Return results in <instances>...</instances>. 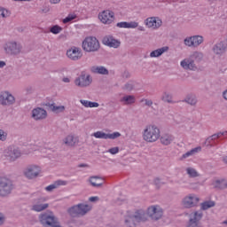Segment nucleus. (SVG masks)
Returning <instances> with one entry per match:
<instances>
[{
	"instance_id": "8",
	"label": "nucleus",
	"mask_w": 227,
	"mask_h": 227,
	"mask_svg": "<svg viewBox=\"0 0 227 227\" xmlns=\"http://www.w3.org/2000/svg\"><path fill=\"white\" fill-rule=\"evenodd\" d=\"M201 219H203V213L200 211H195L189 215V220L186 223V227H203L201 223Z\"/></svg>"
},
{
	"instance_id": "36",
	"label": "nucleus",
	"mask_w": 227,
	"mask_h": 227,
	"mask_svg": "<svg viewBox=\"0 0 227 227\" xmlns=\"http://www.w3.org/2000/svg\"><path fill=\"white\" fill-rule=\"evenodd\" d=\"M161 99L163 102H167L168 104H175V101H173V94L169 92H164Z\"/></svg>"
},
{
	"instance_id": "28",
	"label": "nucleus",
	"mask_w": 227,
	"mask_h": 227,
	"mask_svg": "<svg viewBox=\"0 0 227 227\" xmlns=\"http://www.w3.org/2000/svg\"><path fill=\"white\" fill-rule=\"evenodd\" d=\"M160 139L161 145L168 146V145H171V143H173V141L175 140V137L172 135L164 134L160 137Z\"/></svg>"
},
{
	"instance_id": "14",
	"label": "nucleus",
	"mask_w": 227,
	"mask_h": 227,
	"mask_svg": "<svg viewBox=\"0 0 227 227\" xmlns=\"http://www.w3.org/2000/svg\"><path fill=\"white\" fill-rule=\"evenodd\" d=\"M98 19L103 24H112L114 21V12L106 10L98 14Z\"/></svg>"
},
{
	"instance_id": "52",
	"label": "nucleus",
	"mask_w": 227,
	"mask_h": 227,
	"mask_svg": "<svg viewBox=\"0 0 227 227\" xmlns=\"http://www.w3.org/2000/svg\"><path fill=\"white\" fill-rule=\"evenodd\" d=\"M141 102H145L147 107H152V106H153V101H152V99H142Z\"/></svg>"
},
{
	"instance_id": "48",
	"label": "nucleus",
	"mask_w": 227,
	"mask_h": 227,
	"mask_svg": "<svg viewBox=\"0 0 227 227\" xmlns=\"http://www.w3.org/2000/svg\"><path fill=\"white\" fill-rule=\"evenodd\" d=\"M139 23L136 21H130L128 22V29H136V27H138Z\"/></svg>"
},
{
	"instance_id": "49",
	"label": "nucleus",
	"mask_w": 227,
	"mask_h": 227,
	"mask_svg": "<svg viewBox=\"0 0 227 227\" xmlns=\"http://www.w3.org/2000/svg\"><path fill=\"white\" fill-rule=\"evenodd\" d=\"M25 91H26L27 95H31L32 93L35 92V88H33V86H27L25 88Z\"/></svg>"
},
{
	"instance_id": "25",
	"label": "nucleus",
	"mask_w": 227,
	"mask_h": 227,
	"mask_svg": "<svg viewBox=\"0 0 227 227\" xmlns=\"http://www.w3.org/2000/svg\"><path fill=\"white\" fill-rule=\"evenodd\" d=\"M168 51H169V47L168 46L154 50L150 53V58H160V56H162L163 53L168 52Z\"/></svg>"
},
{
	"instance_id": "11",
	"label": "nucleus",
	"mask_w": 227,
	"mask_h": 227,
	"mask_svg": "<svg viewBox=\"0 0 227 227\" xmlns=\"http://www.w3.org/2000/svg\"><path fill=\"white\" fill-rule=\"evenodd\" d=\"M164 214V210L160 206H151L147 208V215L151 217L153 221H159V219L162 218Z\"/></svg>"
},
{
	"instance_id": "29",
	"label": "nucleus",
	"mask_w": 227,
	"mask_h": 227,
	"mask_svg": "<svg viewBox=\"0 0 227 227\" xmlns=\"http://www.w3.org/2000/svg\"><path fill=\"white\" fill-rule=\"evenodd\" d=\"M67 181L58 180L55 182V184H52L47 186L45 188V191H47L48 192H52L54 189H58V187L61 185H67Z\"/></svg>"
},
{
	"instance_id": "54",
	"label": "nucleus",
	"mask_w": 227,
	"mask_h": 227,
	"mask_svg": "<svg viewBox=\"0 0 227 227\" xmlns=\"http://www.w3.org/2000/svg\"><path fill=\"white\" fill-rule=\"evenodd\" d=\"M4 221H6V217H4V215H3V213H0V226H3L4 224Z\"/></svg>"
},
{
	"instance_id": "41",
	"label": "nucleus",
	"mask_w": 227,
	"mask_h": 227,
	"mask_svg": "<svg viewBox=\"0 0 227 227\" xmlns=\"http://www.w3.org/2000/svg\"><path fill=\"white\" fill-rule=\"evenodd\" d=\"M186 173L189 175L190 178H197V176H200L198 171H196L193 168H187Z\"/></svg>"
},
{
	"instance_id": "42",
	"label": "nucleus",
	"mask_w": 227,
	"mask_h": 227,
	"mask_svg": "<svg viewBox=\"0 0 227 227\" xmlns=\"http://www.w3.org/2000/svg\"><path fill=\"white\" fill-rule=\"evenodd\" d=\"M63 31V28L58 25H54L50 28V32L53 35H59Z\"/></svg>"
},
{
	"instance_id": "31",
	"label": "nucleus",
	"mask_w": 227,
	"mask_h": 227,
	"mask_svg": "<svg viewBox=\"0 0 227 227\" xmlns=\"http://www.w3.org/2000/svg\"><path fill=\"white\" fill-rule=\"evenodd\" d=\"M45 106L50 111H52V113H63V111H65V107L63 106H57L54 103H46Z\"/></svg>"
},
{
	"instance_id": "12",
	"label": "nucleus",
	"mask_w": 227,
	"mask_h": 227,
	"mask_svg": "<svg viewBox=\"0 0 227 227\" xmlns=\"http://www.w3.org/2000/svg\"><path fill=\"white\" fill-rule=\"evenodd\" d=\"M40 173H42V168L36 165H29L24 170V175L29 180H33V178H36Z\"/></svg>"
},
{
	"instance_id": "55",
	"label": "nucleus",
	"mask_w": 227,
	"mask_h": 227,
	"mask_svg": "<svg viewBox=\"0 0 227 227\" xmlns=\"http://www.w3.org/2000/svg\"><path fill=\"white\" fill-rule=\"evenodd\" d=\"M121 75L123 79H130V73L129 71H124Z\"/></svg>"
},
{
	"instance_id": "26",
	"label": "nucleus",
	"mask_w": 227,
	"mask_h": 227,
	"mask_svg": "<svg viewBox=\"0 0 227 227\" xmlns=\"http://www.w3.org/2000/svg\"><path fill=\"white\" fill-rule=\"evenodd\" d=\"M90 71L92 72V74H100L101 75H109V70H107V68L102 66L100 67L94 66L90 68Z\"/></svg>"
},
{
	"instance_id": "15",
	"label": "nucleus",
	"mask_w": 227,
	"mask_h": 227,
	"mask_svg": "<svg viewBox=\"0 0 227 227\" xmlns=\"http://www.w3.org/2000/svg\"><path fill=\"white\" fill-rule=\"evenodd\" d=\"M67 56L71 61H79L82 58V51L78 47H72L67 50Z\"/></svg>"
},
{
	"instance_id": "20",
	"label": "nucleus",
	"mask_w": 227,
	"mask_h": 227,
	"mask_svg": "<svg viewBox=\"0 0 227 227\" xmlns=\"http://www.w3.org/2000/svg\"><path fill=\"white\" fill-rule=\"evenodd\" d=\"M135 221L137 223H146L148 221V211H145V209H137L133 214Z\"/></svg>"
},
{
	"instance_id": "1",
	"label": "nucleus",
	"mask_w": 227,
	"mask_h": 227,
	"mask_svg": "<svg viewBox=\"0 0 227 227\" xmlns=\"http://www.w3.org/2000/svg\"><path fill=\"white\" fill-rule=\"evenodd\" d=\"M203 59V53L194 51L188 58L181 61V67L184 70H195L196 63H200Z\"/></svg>"
},
{
	"instance_id": "62",
	"label": "nucleus",
	"mask_w": 227,
	"mask_h": 227,
	"mask_svg": "<svg viewBox=\"0 0 227 227\" xmlns=\"http://www.w3.org/2000/svg\"><path fill=\"white\" fill-rule=\"evenodd\" d=\"M138 31H145V27H138Z\"/></svg>"
},
{
	"instance_id": "33",
	"label": "nucleus",
	"mask_w": 227,
	"mask_h": 227,
	"mask_svg": "<svg viewBox=\"0 0 227 227\" xmlns=\"http://www.w3.org/2000/svg\"><path fill=\"white\" fill-rule=\"evenodd\" d=\"M121 102L124 104V106H130L136 102V97L132 95H127L121 98Z\"/></svg>"
},
{
	"instance_id": "3",
	"label": "nucleus",
	"mask_w": 227,
	"mask_h": 227,
	"mask_svg": "<svg viewBox=\"0 0 227 227\" xmlns=\"http://www.w3.org/2000/svg\"><path fill=\"white\" fill-rule=\"evenodd\" d=\"M91 210V206L88 204H77L67 209V213L71 217H81L86 215L88 212Z\"/></svg>"
},
{
	"instance_id": "39",
	"label": "nucleus",
	"mask_w": 227,
	"mask_h": 227,
	"mask_svg": "<svg viewBox=\"0 0 227 227\" xmlns=\"http://www.w3.org/2000/svg\"><path fill=\"white\" fill-rule=\"evenodd\" d=\"M192 40L193 42V47H199L203 43V36L201 35H193L192 36Z\"/></svg>"
},
{
	"instance_id": "19",
	"label": "nucleus",
	"mask_w": 227,
	"mask_h": 227,
	"mask_svg": "<svg viewBox=\"0 0 227 227\" xmlns=\"http://www.w3.org/2000/svg\"><path fill=\"white\" fill-rule=\"evenodd\" d=\"M5 156L8 157L9 160L11 162H15L16 159H19L20 157V150L15 148V147H8L5 150Z\"/></svg>"
},
{
	"instance_id": "50",
	"label": "nucleus",
	"mask_w": 227,
	"mask_h": 227,
	"mask_svg": "<svg viewBox=\"0 0 227 227\" xmlns=\"http://www.w3.org/2000/svg\"><path fill=\"white\" fill-rule=\"evenodd\" d=\"M109 153H112V155H116V153H118V152H120V148L119 147H113L110 148L108 150Z\"/></svg>"
},
{
	"instance_id": "44",
	"label": "nucleus",
	"mask_w": 227,
	"mask_h": 227,
	"mask_svg": "<svg viewBox=\"0 0 227 227\" xmlns=\"http://www.w3.org/2000/svg\"><path fill=\"white\" fill-rule=\"evenodd\" d=\"M77 16L74 14H69L63 20V24H68V22H72V20H75Z\"/></svg>"
},
{
	"instance_id": "32",
	"label": "nucleus",
	"mask_w": 227,
	"mask_h": 227,
	"mask_svg": "<svg viewBox=\"0 0 227 227\" xmlns=\"http://www.w3.org/2000/svg\"><path fill=\"white\" fill-rule=\"evenodd\" d=\"M223 137H227V131L215 133L207 137L206 141L207 143H212V141H215V139H219L220 137H223Z\"/></svg>"
},
{
	"instance_id": "9",
	"label": "nucleus",
	"mask_w": 227,
	"mask_h": 227,
	"mask_svg": "<svg viewBox=\"0 0 227 227\" xmlns=\"http://www.w3.org/2000/svg\"><path fill=\"white\" fill-rule=\"evenodd\" d=\"M93 82V78L86 72H82L81 74L75 78L74 84L79 88H88Z\"/></svg>"
},
{
	"instance_id": "46",
	"label": "nucleus",
	"mask_w": 227,
	"mask_h": 227,
	"mask_svg": "<svg viewBox=\"0 0 227 227\" xmlns=\"http://www.w3.org/2000/svg\"><path fill=\"white\" fill-rule=\"evenodd\" d=\"M153 182H154V185H156L157 189H160V187L162 185H164V184H166L164 182H161L160 178H159V177L154 178Z\"/></svg>"
},
{
	"instance_id": "35",
	"label": "nucleus",
	"mask_w": 227,
	"mask_h": 227,
	"mask_svg": "<svg viewBox=\"0 0 227 227\" xmlns=\"http://www.w3.org/2000/svg\"><path fill=\"white\" fill-rule=\"evenodd\" d=\"M215 207V202L213 200H207L200 204L201 210H208V208H212Z\"/></svg>"
},
{
	"instance_id": "17",
	"label": "nucleus",
	"mask_w": 227,
	"mask_h": 227,
	"mask_svg": "<svg viewBox=\"0 0 227 227\" xmlns=\"http://www.w3.org/2000/svg\"><path fill=\"white\" fill-rule=\"evenodd\" d=\"M104 45H107V47H112L114 49H118L120 45H121V42L118 39H115L113 35H106L103 38Z\"/></svg>"
},
{
	"instance_id": "56",
	"label": "nucleus",
	"mask_w": 227,
	"mask_h": 227,
	"mask_svg": "<svg viewBox=\"0 0 227 227\" xmlns=\"http://www.w3.org/2000/svg\"><path fill=\"white\" fill-rule=\"evenodd\" d=\"M99 198L98 197H90L89 198V201H90L91 203H96V201H98Z\"/></svg>"
},
{
	"instance_id": "5",
	"label": "nucleus",
	"mask_w": 227,
	"mask_h": 227,
	"mask_svg": "<svg viewBox=\"0 0 227 227\" xmlns=\"http://www.w3.org/2000/svg\"><path fill=\"white\" fill-rule=\"evenodd\" d=\"M14 185L13 181L6 176H0V196L4 198V196H8L12 194V191H13Z\"/></svg>"
},
{
	"instance_id": "57",
	"label": "nucleus",
	"mask_w": 227,
	"mask_h": 227,
	"mask_svg": "<svg viewBox=\"0 0 227 227\" xmlns=\"http://www.w3.org/2000/svg\"><path fill=\"white\" fill-rule=\"evenodd\" d=\"M50 3L51 4H58L61 3V0H50Z\"/></svg>"
},
{
	"instance_id": "21",
	"label": "nucleus",
	"mask_w": 227,
	"mask_h": 227,
	"mask_svg": "<svg viewBox=\"0 0 227 227\" xmlns=\"http://www.w3.org/2000/svg\"><path fill=\"white\" fill-rule=\"evenodd\" d=\"M32 118L36 121L45 120L47 118V111L41 107L35 108L32 110Z\"/></svg>"
},
{
	"instance_id": "22",
	"label": "nucleus",
	"mask_w": 227,
	"mask_h": 227,
	"mask_svg": "<svg viewBox=\"0 0 227 227\" xmlns=\"http://www.w3.org/2000/svg\"><path fill=\"white\" fill-rule=\"evenodd\" d=\"M49 208V205L45 203V198L38 199L36 203L32 207V210L35 212H42Z\"/></svg>"
},
{
	"instance_id": "6",
	"label": "nucleus",
	"mask_w": 227,
	"mask_h": 227,
	"mask_svg": "<svg viewBox=\"0 0 227 227\" xmlns=\"http://www.w3.org/2000/svg\"><path fill=\"white\" fill-rule=\"evenodd\" d=\"M39 219L44 227H57L59 225V222L52 213H43L40 215Z\"/></svg>"
},
{
	"instance_id": "59",
	"label": "nucleus",
	"mask_w": 227,
	"mask_h": 227,
	"mask_svg": "<svg viewBox=\"0 0 227 227\" xmlns=\"http://www.w3.org/2000/svg\"><path fill=\"white\" fill-rule=\"evenodd\" d=\"M4 67H6V62L0 61V68H4Z\"/></svg>"
},
{
	"instance_id": "2",
	"label": "nucleus",
	"mask_w": 227,
	"mask_h": 227,
	"mask_svg": "<svg viewBox=\"0 0 227 227\" xmlns=\"http://www.w3.org/2000/svg\"><path fill=\"white\" fill-rule=\"evenodd\" d=\"M160 137V129L155 125H148L144 129L143 138L146 143H155Z\"/></svg>"
},
{
	"instance_id": "60",
	"label": "nucleus",
	"mask_w": 227,
	"mask_h": 227,
	"mask_svg": "<svg viewBox=\"0 0 227 227\" xmlns=\"http://www.w3.org/2000/svg\"><path fill=\"white\" fill-rule=\"evenodd\" d=\"M78 168H88V165L82 163V164H80V165L78 166Z\"/></svg>"
},
{
	"instance_id": "16",
	"label": "nucleus",
	"mask_w": 227,
	"mask_h": 227,
	"mask_svg": "<svg viewBox=\"0 0 227 227\" xmlns=\"http://www.w3.org/2000/svg\"><path fill=\"white\" fill-rule=\"evenodd\" d=\"M92 136L97 139H118V137H121V134L120 132L107 134L103 131H97L93 133Z\"/></svg>"
},
{
	"instance_id": "45",
	"label": "nucleus",
	"mask_w": 227,
	"mask_h": 227,
	"mask_svg": "<svg viewBox=\"0 0 227 227\" xmlns=\"http://www.w3.org/2000/svg\"><path fill=\"white\" fill-rule=\"evenodd\" d=\"M184 45H187V47H194V43L192 41V36L186 37L184 39Z\"/></svg>"
},
{
	"instance_id": "18",
	"label": "nucleus",
	"mask_w": 227,
	"mask_h": 227,
	"mask_svg": "<svg viewBox=\"0 0 227 227\" xmlns=\"http://www.w3.org/2000/svg\"><path fill=\"white\" fill-rule=\"evenodd\" d=\"M145 24L147 27H151L152 29H159V27L162 26V20L159 18L151 17L145 20Z\"/></svg>"
},
{
	"instance_id": "64",
	"label": "nucleus",
	"mask_w": 227,
	"mask_h": 227,
	"mask_svg": "<svg viewBox=\"0 0 227 227\" xmlns=\"http://www.w3.org/2000/svg\"><path fill=\"white\" fill-rule=\"evenodd\" d=\"M223 223H224V224H227V221H224Z\"/></svg>"
},
{
	"instance_id": "30",
	"label": "nucleus",
	"mask_w": 227,
	"mask_h": 227,
	"mask_svg": "<svg viewBox=\"0 0 227 227\" xmlns=\"http://www.w3.org/2000/svg\"><path fill=\"white\" fill-rule=\"evenodd\" d=\"M77 143H79V139L73 135H69L64 139V144H66L67 146H75Z\"/></svg>"
},
{
	"instance_id": "51",
	"label": "nucleus",
	"mask_w": 227,
	"mask_h": 227,
	"mask_svg": "<svg viewBox=\"0 0 227 227\" xmlns=\"http://www.w3.org/2000/svg\"><path fill=\"white\" fill-rule=\"evenodd\" d=\"M116 27L128 29V22L127 21L119 22L116 24Z\"/></svg>"
},
{
	"instance_id": "63",
	"label": "nucleus",
	"mask_w": 227,
	"mask_h": 227,
	"mask_svg": "<svg viewBox=\"0 0 227 227\" xmlns=\"http://www.w3.org/2000/svg\"><path fill=\"white\" fill-rule=\"evenodd\" d=\"M13 1H16V2H22V1H31V0H13Z\"/></svg>"
},
{
	"instance_id": "7",
	"label": "nucleus",
	"mask_w": 227,
	"mask_h": 227,
	"mask_svg": "<svg viewBox=\"0 0 227 227\" xmlns=\"http://www.w3.org/2000/svg\"><path fill=\"white\" fill-rule=\"evenodd\" d=\"M4 51L10 56H19L22 51V45L17 42H8L4 45Z\"/></svg>"
},
{
	"instance_id": "4",
	"label": "nucleus",
	"mask_w": 227,
	"mask_h": 227,
	"mask_svg": "<svg viewBox=\"0 0 227 227\" xmlns=\"http://www.w3.org/2000/svg\"><path fill=\"white\" fill-rule=\"evenodd\" d=\"M82 49L85 52H97L100 49V43L97 37H86L82 42Z\"/></svg>"
},
{
	"instance_id": "13",
	"label": "nucleus",
	"mask_w": 227,
	"mask_h": 227,
	"mask_svg": "<svg viewBox=\"0 0 227 227\" xmlns=\"http://www.w3.org/2000/svg\"><path fill=\"white\" fill-rule=\"evenodd\" d=\"M200 203V198L194 194H190L184 197L182 200V205L184 208H192Z\"/></svg>"
},
{
	"instance_id": "43",
	"label": "nucleus",
	"mask_w": 227,
	"mask_h": 227,
	"mask_svg": "<svg viewBox=\"0 0 227 227\" xmlns=\"http://www.w3.org/2000/svg\"><path fill=\"white\" fill-rule=\"evenodd\" d=\"M135 86H136V82L129 81L124 85L123 90H125L126 91H132Z\"/></svg>"
},
{
	"instance_id": "10",
	"label": "nucleus",
	"mask_w": 227,
	"mask_h": 227,
	"mask_svg": "<svg viewBox=\"0 0 227 227\" xmlns=\"http://www.w3.org/2000/svg\"><path fill=\"white\" fill-rule=\"evenodd\" d=\"M15 104V97L9 91L0 92V106L4 107H10Z\"/></svg>"
},
{
	"instance_id": "40",
	"label": "nucleus",
	"mask_w": 227,
	"mask_h": 227,
	"mask_svg": "<svg viewBox=\"0 0 227 227\" xmlns=\"http://www.w3.org/2000/svg\"><path fill=\"white\" fill-rule=\"evenodd\" d=\"M80 102L82 105L84 106V107H98L100 106L97 102H91V101L83 100V99H81Z\"/></svg>"
},
{
	"instance_id": "53",
	"label": "nucleus",
	"mask_w": 227,
	"mask_h": 227,
	"mask_svg": "<svg viewBox=\"0 0 227 227\" xmlns=\"http://www.w3.org/2000/svg\"><path fill=\"white\" fill-rule=\"evenodd\" d=\"M0 17H8V11L4 8H0Z\"/></svg>"
},
{
	"instance_id": "24",
	"label": "nucleus",
	"mask_w": 227,
	"mask_h": 227,
	"mask_svg": "<svg viewBox=\"0 0 227 227\" xmlns=\"http://www.w3.org/2000/svg\"><path fill=\"white\" fill-rule=\"evenodd\" d=\"M89 182L92 187H102L104 185V179L98 176H92L90 177Z\"/></svg>"
},
{
	"instance_id": "34",
	"label": "nucleus",
	"mask_w": 227,
	"mask_h": 227,
	"mask_svg": "<svg viewBox=\"0 0 227 227\" xmlns=\"http://www.w3.org/2000/svg\"><path fill=\"white\" fill-rule=\"evenodd\" d=\"M183 102H185L186 104H189L190 106H196V104H198V98H196L195 95L189 94L185 97V98L183 100Z\"/></svg>"
},
{
	"instance_id": "58",
	"label": "nucleus",
	"mask_w": 227,
	"mask_h": 227,
	"mask_svg": "<svg viewBox=\"0 0 227 227\" xmlns=\"http://www.w3.org/2000/svg\"><path fill=\"white\" fill-rule=\"evenodd\" d=\"M51 11V9L49 7H44L41 12L43 13H49V12Z\"/></svg>"
},
{
	"instance_id": "27",
	"label": "nucleus",
	"mask_w": 227,
	"mask_h": 227,
	"mask_svg": "<svg viewBox=\"0 0 227 227\" xmlns=\"http://www.w3.org/2000/svg\"><path fill=\"white\" fill-rule=\"evenodd\" d=\"M124 223H125V226H127V227L137 226V222L136 221L134 215H129L125 216Z\"/></svg>"
},
{
	"instance_id": "23",
	"label": "nucleus",
	"mask_w": 227,
	"mask_h": 227,
	"mask_svg": "<svg viewBox=\"0 0 227 227\" xmlns=\"http://www.w3.org/2000/svg\"><path fill=\"white\" fill-rule=\"evenodd\" d=\"M227 43L224 42H220L214 45L213 52L217 56H223L226 52Z\"/></svg>"
},
{
	"instance_id": "37",
	"label": "nucleus",
	"mask_w": 227,
	"mask_h": 227,
	"mask_svg": "<svg viewBox=\"0 0 227 227\" xmlns=\"http://www.w3.org/2000/svg\"><path fill=\"white\" fill-rule=\"evenodd\" d=\"M215 189H226L227 182L224 179L216 180L214 183Z\"/></svg>"
},
{
	"instance_id": "61",
	"label": "nucleus",
	"mask_w": 227,
	"mask_h": 227,
	"mask_svg": "<svg viewBox=\"0 0 227 227\" xmlns=\"http://www.w3.org/2000/svg\"><path fill=\"white\" fill-rule=\"evenodd\" d=\"M63 82H70V79L69 78H63Z\"/></svg>"
},
{
	"instance_id": "38",
	"label": "nucleus",
	"mask_w": 227,
	"mask_h": 227,
	"mask_svg": "<svg viewBox=\"0 0 227 227\" xmlns=\"http://www.w3.org/2000/svg\"><path fill=\"white\" fill-rule=\"evenodd\" d=\"M198 152H201V147H195L188 151L186 153L183 154L182 159H187L188 157H191L195 153H198Z\"/></svg>"
},
{
	"instance_id": "47",
	"label": "nucleus",
	"mask_w": 227,
	"mask_h": 227,
	"mask_svg": "<svg viewBox=\"0 0 227 227\" xmlns=\"http://www.w3.org/2000/svg\"><path fill=\"white\" fill-rule=\"evenodd\" d=\"M8 133L4 129H0V141H6Z\"/></svg>"
}]
</instances>
